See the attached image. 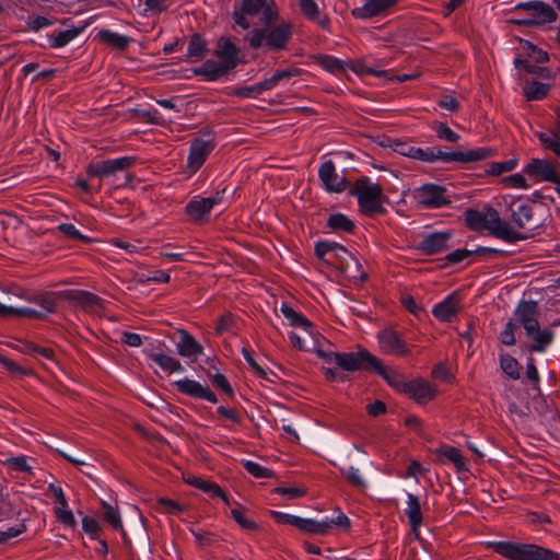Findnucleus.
Returning a JSON list of instances; mask_svg holds the SVG:
<instances>
[{
	"mask_svg": "<svg viewBox=\"0 0 560 560\" xmlns=\"http://www.w3.org/2000/svg\"><path fill=\"white\" fill-rule=\"evenodd\" d=\"M34 306H10L0 302V317H27L32 319H44L48 314L57 311L62 301H70V290L50 291L24 296Z\"/></svg>",
	"mask_w": 560,
	"mask_h": 560,
	"instance_id": "nucleus-1",
	"label": "nucleus"
},
{
	"mask_svg": "<svg viewBox=\"0 0 560 560\" xmlns=\"http://www.w3.org/2000/svg\"><path fill=\"white\" fill-rule=\"evenodd\" d=\"M538 315V305L534 301H522L514 312L516 323L524 328L529 341L527 345L529 352H544L555 337L551 329L539 324Z\"/></svg>",
	"mask_w": 560,
	"mask_h": 560,
	"instance_id": "nucleus-2",
	"label": "nucleus"
},
{
	"mask_svg": "<svg viewBox=\"0 0 560 560\" xmlns=\"http://www.w3.org/2000/svg\"><path fill=\"white\" fill-rule=\"evenodd\" d=\"M465 221L470 230L477 232L487 230L494 237L508 243L526 238V235L516 232L506 221L502 220L499 212L492 207H485L482 210L467 209Z\"/></svg>",
	"mask_w": 560,
	"mask_h": 560,
	"instance_id": "nucleus-3",
	"label": "nucleus"
},
{
	"mask_svg": "<svg viewBox=\"0 0 560 560\" xmlns=\"http://www.w3.org/2000/svg\"><path fill=\"white\" fill-rule=\"evenodd\" d=\"M292 36V25L289 22L265 25L264 28H255L247 34L246 40L253 49L268 47L270 50L285 49Z\"/></svg>",
	"mask_w": 560,
	"mask_h": 560,
	"instance_id": "nucleus-4",
	"label": "nucleus"
},
{
	"mask_svg": "<svg viewBox=\"0 0 560 560\" xmlns=\"http://www.w3.org/2000/svg\"><path fill=\"white\" fill-rule=\"evenodd\" d=\"M349 192L357 197L360 211L364 215L372 217L385 213L383 188L380 184L373 183L369 177L358 178Z\"/></svg>",
	"mask_w": 560,
	"mask_h": 560,
	"instance_id": "nucleus-5",
	"label": "nucleus"
},
{
	"mask_svg": "<svg viewBox=\"0 0 560 560\" xmlns=\"http://www.w3.org/2000/svg\"><path fill=\"white\" fill-rule=\"evenodd\" d=\"M489 547L509 560H560L558 553L533 544L492 541Z\"/></svg>",
	"mask_w": 560,
	"mask_h": 560,
	"instance_id": "nucleus-6",
	"label": "nucleus"
},
{
	"mask_svg": "<svg viewBox=\"0 0 560 560\" xmlns=\"http://www.w3.org/2000/svg\"><path fill=\"white\" fill-rule=\"evenodd\" d=\"M318 357L327 363H335L338 368L347 372L361 370H372L374 363H377V357L366 349H360L357 352H327L322 349L316 350Z\"/></svg>",
	"mask_w": 560,
	"mask_h": 560,
	"instance_id": "nucleus-7",
	"label": "nucleus"
},
{
	"mask_svg": "<svg viewBox=\"0 0 560 560\" xmlns=\"http://www.w3.org/2000/svg\"><path fill=\"white\" fill-rule=\"evenodd\" d=\"M261 13V22L264 25H269L278 21V9L273 0H243L241 11L234 12V21L244 30H248L252 18Z\"/></svg>",
	"mask_w": 560,
	"mask_h": 560,
	"instance_id": "nucleus-8",
	"label": "nucleus"
},
{
	"mask_svg": "<svg viewBox=\"0 0 560 560\" xmlns=\"http://www.w3.org/2000/svg\"><path fill=\"white\" fill-rule=\"evenodd\" d=\"M515 10H525L533 14L530 19L516 20L515 23L522 26H534L551 23L557 20V13L552 7L542 1H527L515 5Z\"/></svg>",
	"mask_w": 560,
	"mask_h": 560,
	"instance_id": "nucleus-9",
	"label": "nucleus"
},
{
	"mask_svg": "<svg viewBox=\"0 0 560 560\" xmlns=\"http://www.w3.org/2000/svg\"><path fill=\"white\" fill-rule=\"evenodd\" d=\"M433 162L440 160L446 163H471L490 159L494 155V150L487 147L474 148L467 151L444 152L438 148H432Z\"/></svg>",
	"mask_w": 560,
	"mask_h": 560,
	"instance_id": "nucleus-10",
	"label": "nucleus"
},
{
	"mask_svg": "<svg viewBox=\"0 0 560 560\" xmlns=\"http://www.w3.org/2000/svg\"><path fill=\"white\" fill-rule=\"evenodd\" d=\"M415 198L419 206L427 209H436L451 202L446 189L436 184H424L415 190Z\"/></svg>",
	"mask_w": 560,
	"mask_h": 560,
	"instance_id": "nucleus-11",
	"label": "nucleus"
},
{
	"mask_svg": "<svg viewBox=\"0 0 560 560\" xmlns=\"http://www.w3.org/2000/svg\"><path fill=\"white\" fill-rule=\"evenodd\" d=\"M214 147L215 143L211 136L207 138H196L190 145L187 170L191 174H195L203 165Z\"/></svg>",
	"mask_w": 560,
	"mask_h": 560,
	"instance_id": "nucleus-12",
	"label": "nucleus"
},
{
	"mask_svg": "<svg viewBox=\"0 0 560 560\" xmlns=\"http://www.w3.org/2000/svg\"><path fill=\"white\" fill-rule=\"evenodd\" d=\"M137 162L135 156H121L113 160H104L89 165L86 173L89 176L105 177L117 172L132 167Z\"/></svg>",
	"mask_w": 560,
	"mask_h": 560,
	"instance_id": "nucleus-13",
	"label": "nucleus"
},
{
	"mask_svg": "<svg viewBox=\"0 0 560 560\" xmlns=\"http://www.w3.org/2000/svg\"><path fill=\"white\" fill-rule=\"evenodd\" d=\"M380 349L388 355L405 357L409 353L408 346L401 335L392 329L385 328L377 334Z\"/></svg>",
	"mask_w": 560,
	"mask_h": 560,
	"instance_id": "nucleus-14",
	"label": "nucleus"
},
{
	"mask_svg": "<svg viewBox=\"0 0 560 560\" xmlns=\"http://www.w3.org/2000/svg\"><path fill=\"white\" fill-rule=\"evenodd\" d=\"M524 173L536 182H551L557 184L560 176L557 174L553 164L547 160L534 159L525 167Z\"/></svg>",
	"mask_w": 560,
	"mask_h": 560,
	"instance_id": "nucleus-15",
	"label": "nucleus"
},
{
	"mask_svg": "<svg viewBox=\"0 0 560 560\" xmlns=\"http://www.w3.org/2000/svg\"><path fill=\"white\" fill-rule=\"evenodd\" d=\"M511 221L522 230H534L538 224L534 221L533 206L528 202L513 200L510 205Z\"/></svg>",
	"mask_w": 560,
	"mask_h": 560,
	"instance_id": "nucleus-16",
	"label": "nucleus"
},
{
	"mask_svg": "<svg viewBox=\"0 0 560 560\" xmlns=\"http://www.w3.org/2000/svg\"><path fill=\"white\" fill-rule=\"evenodd\" d=\"M174 385L177 390L184 395L190 396L192 398L205 399L213 404L217 402V396L209 388V386L202 385L197 381L184 378L176 381Z\"/></svg>",
	"mask_w": 560,
	"mask_h": 560,
	"instance_id": "nucleus-17",
	"label": "nucleus"
},
{
	"mask_svg": "<svg viewBox=\"0 0 560 560\" xmlns=\"http://www.w3.org/2000/svg\"><path fill=\"white\" fill-rule=\"evenodd\" d=\"M318 176L325 189L328 191L341 192L346 189V178L337 173L332 161L324 162L320 165Z\"/></svg>",
	"mask_w": 560,
	"mask_h": 560,
	"instance_id": "nucleus-18",
	"label": "nucleus"
},
{
	"mask_svg": "<svg viewBox=\"0 0 560 560\" xmlns=\"http://www.w3.org/2000/svg\"><path fill=\"white\" fill-rule=\"evenodd\" d=\"M451 237V232H433L423 236L418 245V248L424 255L440 254L447 248V243Z\"/></svg>",
	"mask_w": 560,
	"mask_h": 560,
	"instance_id": "nucleus-19",
	"label": "nucleus"
},
{
	"mask_svg": "<svg viewBox=\"0 0 560 560\" xmlns=\"http://www.w3.org/2000/svg\"><path fill=\"white\" fill-rule=\"evenodd\" d=\"M221 201L219 194L213 197L199 198L195 197L186 206V213L194 221L202 220L212 208Z\"/></svg>",
	"mask_w": 560,
	"mask_h": 560,
	"instance_id": "nucleus-20",
	"label": "nucleus"
},
{
	"mask_svg": "<svg viewBox=\"0 0 560 560\" xmlns=\"http://www.w3.org/2000/svg\"><path fill=\"white\" fill-rule=\"evenodd\" d=\"M404 393L423 405L435 397L436 389L427 381L416 380L407 383Z\"/></svg>",
	"mask_w": 560,
	"mask_h": 560,
	"instance_id": "nucleus-21",
	"label": "nucleus"
},
{
	"mask_svg": "<svg viewBox=\"0 0 560 560\" xmlns=\"http://www.w3.org/2000/svg\"><path fill=\"white\" fill-rule=\"evenodd\" d=\"M405 514L408 518L411 533L415 535L416 538H419L420 536V527L423 522V515L421 511V503L420 499L412 494H407V506L405 509Z\"/></svg>",
	"mask_w": 560,
	"mask_h": 560,
	"instance_id": "nucleus-22",
	"label": "nucleus"
},
{
	"mask_svg": "<svg viewBox=\"0 0 560 560\" xmlns=\"http://www.w3.org/2000/svg\"><path fill=\"white\" fill-rule=\"evenodd\" d=\"M460 298L457 293L447 295L441 303L436 304L432 313L442 322H450L459 311Z\"/></svg>",
	"mask_w": 560,
	"mask_h": 560,
	"instance_id": "nucleus-23",
	"label": "nucleus"
},
{
	"mask_svg": "<svg viewBox=\"0 0 560 560\" xmlns=\"http://www.w3.org/2000/svg\"><path fill=\"white\" fill-rule=\"evenodd\" d=\"M72 306L81 307L91 313H100L103 310L102 300L88 291L72 290Z\"/></svg>",
	"mask_w": 560,
	"mask_h": 560,
	"instance_id": "nucleus-24",
	"label": "nucleus"
},
{
	"mask_svg": "<svg viewBox=\"0 0 560 560\" xmlns=\"http://www.w3.org/2000/svg\"><path fill=\"white\" fill-rule=\"evenodd\" d=\"M214 54L224 65L225 69H234L240 61L238 49L229 39L221 38Z\"/></svg>",
	"mask_w": 560,
	"mask_h": 560,
	"instance_id": "nucleus-25",
	"label": "nucleus"
},
{
	"mask_svg": "<svg viewBox=\"0 0 560 560\" xmlns=\"http://www.w3.org/2000/svg\"><path fill=\"white\" fill-rule=\"evenodd\" d=\"M15 341V343L11 345V348L23 354L31 355L35 359L43 358L46 360H54V351L49 348L42 347L33 341L24 339H16Z\"/></svg>",
	"mask_w": 560,
	"mask_h": 560,
	"instance_id": "nucleus-26",
	"label": "nucleus"
},
{
	"mask_svg": "<svg viewBox=\"0 0 560 560\" xmlns=\"http://www.w3.org/2000/svg\"><path fill=\"white\" fill-rule=\"evenodd\" d=\"M372 371L382 376L396 390L404 393L408 382L405 381L404 376L398 371L385 366L378 358L377 363L373 364Z\"/></svg>",
	"mask_w": 560,
	"mask_h": 560,
	"instance_id": "nucleus-27",
	"label": "nucleus"
},
{
	"mask_svg": "<svg viewBox=\"0 0 560 560\" xmlns=\"http://www.w3.org/2000/svg\"><path fill=\"white\" fill-rule=\"evenodd\" d=\"M396 0H368L364 5L352 11L358 19H370L385 12L393 7Z\"/></svg>",
	"mask_w": 560,
	"mask_h": 560,
	"instance_id": "nucleus-28",
	"label": "nucleus"
},
{
	"mask_svg": "<svg viewBox=\"0 0 560 560\" xmlns=\"http://www.w3.org/2000/svg\"><path fill=\"white\" fill-rule=\"evenodd\" d=\"M47 492L61 505V508H55L57 518L66 526H70V510H68V500L62 488L59 485L49 483Z\"/></svg>",
	"mask_w": 560,
	"mask_h": 560,
	"instance_id": "nucleus-29",
	"label": "nucleus"
},
{
	"mask_svg": "<svg viewBox=\"0 0 560 560\" xmlns=\"http://www.w3.org/2000/svg\"><path fill=\"white\" fill-rule=\"evenodd\" d=\"M186 482L202 490L212 498L222 499L225 504L231 505L229 497L218 483L195 476L187 478Z\"/></svg>",
	"mask_w": 560,
	"mask_h": 560,
	"instance_id": "nucleus-30",
	"label": "nucleus"
},
{
	"mask_svg": "<svg viewBox=\"0 0 560 560\" xmlns=\"http://www.w3.org/2000/svg\"><path fill=\"white\" fill-rule=\"evenodd\" d=\"M177 352L180 357H198L203 352L202 346L188 332L182 331L179 341L176 343Z\"/></svg>",
	"mask_w": 560,
	"mask_h": 560,
	"instance_id": "nucleus-31",
	"label": "nucleus"
},
{
	"mask_svg": "<svg viewBox=\"0 0 560 560\" xmlns=\"http://www.w3.org/2000/svg\"><path fill=\"white\" fill-rule=\"evenodd\" d=\"M302 13L311 21L316 22L322 28L327 30L329 19L320 15L318 5L314 0H298Z\"/></svg>",
	"mask_w": 560,
	"mask_h": 560,
	"instance_id": "nucleus-32",
	"label": "nucleus"
},
{
	"mask_svg": "<svg viewBox=\"0 0 560 560\" xmlns=\"http://www.w3.org/2000/svg\"><path fill=\"white\" fill-rule=\"evenodd\" d=\"M315 254L318 258L323 259L328 254H335L338 258L350 257L355 264L357 259L351 253L347 250L342 245L335 242H318L315 245Z\"/></svg>",
	"mask_w": 560,
	"mask_h": 560,
	"instance_id": "nucleus-33",
	"label": "nucleus"
},
{
	"mask_svg": "<svg viewBox=\"0 0 560 560\" xmlns=\"http://www.w3.org/2000/svg\"><path fill=\"white\" fill-rule=\"evenodd\" d=\"M551 86L547 83H542L536 80L527 81L523 85V94L527 101H540L544 100L550 92Z\"/></svg>",
	"mask_w": 560,
	"mask_h": 560,
	"instance_id": "nucleus-34",
	"label": "nucleus"
},
{
	"mask_svg": "<svg viewBox=\"0 0 560 560\" xmlns=\"http://www.w3.org/2000/svg\"><path fill=\"white\" fill-rule=\"evenodd\" d=\"M149 358L165 372L175 373L184 371V366L182 365V363L177 359L168 354L150 353Z\"/></svg>",
	"mask_w": 560,
	"mask_h": 560,
	"instance_id": "nucleus-35",
	"label": "nucleus"
},
{
	"mask_svg": "<svg viewBox=\"0 0 560 560\" xmlns=\"http://www.w3.org/2000/svg\"><path fill=\"white\" fill-rule=\"evenodd\" d=\"M230 71V69L224 68V65L221 62V60H207L196 72L207 77L210 81H214Z\"/></svg>",
	"mask_w": 560,
	"mask_h": 560,
	"instance_id": "nucleus-36",
	"label": "nucleus"
},
{
	"mask_svg": "<svg viewBox=\"0 0 560 560\" xmlns=\"http://www.w3.org/2000/svg\"><path fill=\"white\" fill-rule=\"evenodd\" d=\"M436 453L454 464L458 471L467 470V465L460 451L454 446L443 445Z\"/></svg>",
	"mask_w": 560,
	"mask_h": 560,
	"instance_id": "nucleus-37",
	"label": "nucleus"
},
{
	"mask_svg": "<svg viewBox=\"0 0 560 560\" xmlns=\"http://www.w3.org/2000/svg\"><path fill=\"white\" fill-rule=\"evenodd\" d=\"M281 313L292 326L301 327L305 329L307 335H310V328L312 327V324L306 317L287 304L281 305Z\"/></svg>",
	"mask_w": 560,
	"mask_h": 560,
	"instance_id": "nucleus-38",
	"label": "nucleus"
},
{
	"mask_svg": "<svg viewBox=\"0 0 560 560\" xmlns=\"http://www.w3.org/2000/svg\"><path fill=\"white\" fill-rule=\"evenodd\" d=\"M298 528L313 535H326L328 533V523L325 520L318 522L312 518L300 517Z\"/></svg>",
	"mask_w": 560,
	"mask_h": 560,
	"instance_id": "nucleus-39",
	"label": "nucleus"
},
{
	"mask_svg": "<svg viewBox=\"0 0 560 560\" xmlns=\"http://www.w3.org/2000/svg\"><path fill=\"white\" fill-rule=\"evenodd\" d=\"M97 36L102 42L117 49H125L130 43L129 37L108 30L98 32Z\"/></svg>",
	"mask_w": 560,
	"mask_h": 560,
	"instance_id": "nucleus-40",
	"label": "nucleus"
},
{
	"mask_svg": "<svg viewBox=\"0 0 560 560\" xmlns=\"http://www.w3.org/2000/svg\"><path fill=\"white\" fill-rule=\"evenodd\" d=\"M327 226L332 231H342L352 233L354 223L343 213L330 214L327 221Z\"/></svg>",
	"mask_w": 560,
	"mask_h": 560,
	"instance_id": "nucleus-41",
	"label": "nucleus"
},
{
	"mask_svg": "<svg viewBox=\"0 0 560 560\" xmlns=\"http://www.w3.org/2000/svg\"><path fill=\"white\" fill-rule=\"evenodd\" d=\"M103 517L112 526L114 530L122 532L124 526L120 513L117 508L112 506L109 503L102 501Z\"/></svg>",
	"mask_w": 560,
	"mask_h": 560,
	"instance_id": "nucleus-42",
	"label": "nucleus"
},
{
	"mask_svg": "<svg viewBox=\"0 0 560 560\" xmlns=\"http://www.w3.org/2000/svg\"><path fill=\"white\" fill-rule=\"evenodd\" d=\"M318 65L326 71L338 74L343 73L348 69L347 62L328 55L318 57Z\"/></svg>",
	"mask_w": 560,
	"mask_h": 560,
	"instance_id": "nucleus-43",
	"label": "nucleus"
},
{
	"mask_svg": "<svg viewBox=\"0 0 560 560\" xmlns=\"http://www.w3.org/2000/svg\"><path fill=\"white\" fill-rule=\"evenodd\" d=\"M537 138L545 149L552 151L557 156L560 158V135L558 132H538Z\"/></svg>",
	"mask_w": 560,
	"mask_h": 560,
	"instance_id": "nucleus-44",
	"label": "nucleus"
},
{
	"mask_svg": "<svg viewBox=\"0 0 560 560\" xmlns=\"http://www.w3.org/2000/svg\"><path fill=\"white\" fill-rule=\"evenodd\" d=\"M207 51L206 40L198 34L192 35L188 44L187 56L189 58L201 59L206 56Z\"/></svg>",
	"mask_w": 560,
	"mask_h": 560,
	"instance_id": "nucleus-45",
	"label": "nucleus"
},
{
	"mask_svg": "<svg viewBox=\"0 0 560 560\" xmlns=\"http://www.w3.org/2000/svg\"><path fill=\"white\" fill-rule=\"evenodd\" d=\"M514 66L518 70H523L527 73L537 74L539 77L551 79L552 74L549 69L542 68L536 65L529 63L527 60L522 59L520 57L514 59Z\"/></svg>",
	"mask_w": 560,
	"mask_h": 560,
	"instance_id": "nucleus-46",
	"label": "nucleus"
},
{
	"mask_svg": "<svg viewBox=\"0 0 560 560\" xmlns=\"http://www.w3.org/2000/svg\"><path fill=\"white\" fill-rule=\"evenodd\" d=\"M500 365L503 372L512 380L520 377V365L515 358L510 354H503L500 359Z\"/></svg>",
	"mask_w": 560,
	"mask_h": 560,
	"instance_id": "nucleus-47",
	"label": "nucleus"
},
{
	"mask_svg": "<svg viewBox=\"0 0 560 560\" xmlns=\"http://www.w3.org/2000/svg\"><path fill=\"white\" fill-rule=\"evenodd\" d=\"M347 66L350 70H352L353 72H355L357 74H360V75L371 74V75H375V77H382L385 74L384 70L370 67L361 60L348 61Z\"/></svg>",
	"mask_w": 560,
	"mask_h": 560,
	"instance_id": "nucleus-48",
	"label": "nucleus"
},
{
	"mask_svg": "<svg viewBox=\"0 0 560 560\" xmlns=\"http://www.w3.org/2000/svg\"><path fill=\"white\" fill-rule=\"evenodd\" d=\"M82 529L91 539H98L103 532L100 522L95 517L88 515L82 518Z\"/></svg>",
	"mask_w": 560,
	"mask_h": 560,
	"instance_id": "nucleus-49",
	"label": "nucleus"
},
{
	"mask_svg": "<svg viewBox=\"0 0 560 560\" xmlns=\"http://www.w3.org/2000/svg\"><path fill=\"white\" fill-rule=\"evenodd\" d=\"M522 48L532 57L537 63H545L549 60V56L542 49L536 47L528 40H522Z\"/></svg>",
	"mask_w": 560,
	"mask_h": 560,
	"instance_id": "nucleus-50",
	"label": "nucleus"
},
{
	"mask_svg": "<svg viewBox=\"0 0 560 560\" xmlns=\"http://www.w3.org/2000/svg\"><path fill=\"white\" fill-rule=\"evenodd\" d=\"M231 515H232L233 520L242 528L248 529V530H255L257 528V524L253 520L248 518L245 515V512L242 508L236 506V508L231 509Z\"/></svg>",
	"mask_w": 560,
	"mask_h": 560,
	"instance_id": "nucleus-51",
	"label": "nucleus"
},
{
	"mask_svg": "<svg viewBox=\"0 0 560 560\" xmlns=\"http://www.w3.org/2000/svg\"><path fill=\"white\" fill-rule=\"evenodd\" d=\"M243 466L246 471L255 478H271L273 476V472L270 469L252 460L243 462Z\"/></svg>",
	"mask_w": 560,
	"mask_h": 560,
	"instance_id": "nucleus-52",
	"label": "nucleus"
},
{
	"mask_svg": "<svg viewBox=\"0 0 560 560\" xmlns=\"http://www.w3.org/2000/svg\"><path fill=\"white\" fill-rule=\"evenodd\" d=\"M26 530L24 521L15 526H10L4 529H0V545L8 544L12 538H15Z\"/></svg>",
	"mask_w": 560,
	"mask_h": 560,
	"instance_id": "nucleus-53",
	"label": "nucleus"
},
{
	"mask_svg": "<svg viewBox=\"0 0 560 560\" xmlns=\"http://www.w3.org/2000/svg\"><path fill=\"white\" fill-rule=\"evenodd\" d=\"M517 165V161L514 159L506 160L503 162H493L489 165L487 173L489 175L498 176L506 172L513 171Z\"/></svg>",
	"mask_w": 560,
	"mask_h": 560,
	"instance_id": "nucleus-54",
	"label": "nucleus"
},
{
	"mask_svg": "<svg viewBox=\"0 0 560 560\" xmlns=\"http://www.w3.org/2000/svg\"><path fill=\"white\" fill-rule=\"evenodd\" d=\"M501 184L508 188H520V189L529 188V185L527 184L526 178L521 173H515V174L503 177L501 179Z\"/></svg>",
	"mask_w": 560,
	"mask_h": 560,
	"instance_id": "nucleus-55",
	"label": "nucleus"
},
{
	"mask_svg": "<svg viewBox=\"0 0 560 560\" xmlns=\"http://www.w3.org/2000/svg\"><path fill=\"white\" fill-rule=\"evenodd\" d=\"M517 329V324L512 320L508 322L500 334V341L505 346H513L516 342L515 339V330Z\"/></svg>",
	"mask_w": 560,
	"mask_h": 560,
	"instance_id": "nucleus-56",
	"label": "nucleus"
},
{
	"mask_svg": "<svg viewBox=\"0 0 560 560\" xmlns=\"http://www.w3.org/2000/svg\"><path fill=\"white\" fill-rule=\"evenodd\" d=\"M347 480L354 487L364 488L366 486L365 480L360 474V470L353 466L341 470Z\"/></svg>",
	"mask_w": 560,
	"mask_h": 560,
	"instance_id": "nucleus-57",
	"label": "nucleus"
},
{
	"mask_svg": "<svg viewBox=\"0 0 560 560\" xmlns=\"http://www.w3.org/2000/svg\"><path fill=\"white\" fill-rule=\"evenodd\" d=\"M434 130L436 132V136L445 141L454 143L459 140V136L444 122H439Z\"/></svg>",
	"mask_w": 560,
	"mask_h": 560,
	"instance_id": "nucleus-58",
	"label": "nucleus"
},
{
	"mask_svg": "<svg viewBox=\"0 0 560 560\" xmlns=\"http://www.w3.org/2000/svg\"><path fill=\"white\" fill-rule=\"evenodd\" d=\"M307 339H312V331L310 330V335L306 334L304 330V335L300 336L296 332L290 334V340L292 345L298 348L299 350L307 351L310 350V347L307 346Z\"/></svg>",
	"mask_w": 560,
	"mask_h": 560,
	"instance_id": "nucleus-59",
	"label": "nucleus"
},
{
	"mask_svg": "<svg viewBox=\"0 0 560 560\" xmlns=\"http://www.w3.org/2000/svg\"><path fill=\"white\" fill-rule=\"evenodd\" d=\"M26 24L30 30L37 32L48 27L51 24V22L46 16L37 15L33 18L30 16L28 20L26 21Z\"/></svg>",
	"mask_w": 560,
	"mask_h": 560,
	"instance_id": "nucleus-60",
	"label": "nucleus"
},
{
	"mask_svg": "<svg viewBox=\"0 0 560 560\" xmlns=\"http://www.w3.org/2000/svg\"><path fill=\"white\" fill-rule=\"evenodd\" d=\"M109 243L113 246L121 248V249H124V250H126L127 253H130V254L138 253L139 244H140L139 241H136V242L131 243V242H127V241H124V240L117 238V237L112 238L109 241Z\"/></svg>",
	"mask_w": 560,
	"mask_h": 560,
	"instance_id": "nucleus-61",
	"label": "nucleus"
},
{
	"mask_svg": "<svg viewBox=\"0 0 560 560\" xmlns=\"http://www.w3.org/2000/svg\"><path fill=\"white\" fill-rule=\"evenodd\" d=\"M325 522L328 523V532L334 527H339L343 529H348L350 527V520L343 513H339L335 518H325Z\"/></svg>",
	"mask_w": 560,
	"mask_h": 560,
	"instance_id": "nucleus-62",
	"label": "nucleus"
},
{
	"mask_svg": "<svg viewBox=\"0 0 560 560\" xmlns=\"http://www.w3.org/2000/svg\"><path fill=\"white\" fill-rule=\"evenodd\" d=\"M158 504L161 508H163L164 511L167 513L178 514L183 511V509L180 508L178 502L171 500V499L161 498L158 500Z\"/></svg>",
	"mask_w": 560,
	"mask_h": 560,
	"instance_id": "nucleus-63",
	"label": "nucleus"
},
{
	"mask_svg": "<svg viewBox=\"0 0 560 560\" xmlns=\"http://www.w3.org/2000/svg\"><path fill=\"white\" fill-rule=\"evenodd\" d=\"M438 105L450 112H457L459 104L453 95H444L439 100Z\"/></svg>",
	"mask_w": 560,
	"mask_h": 560,
	"instance_id": "nucleus-64",
	"label": "nucleus"
}]
</instances>
